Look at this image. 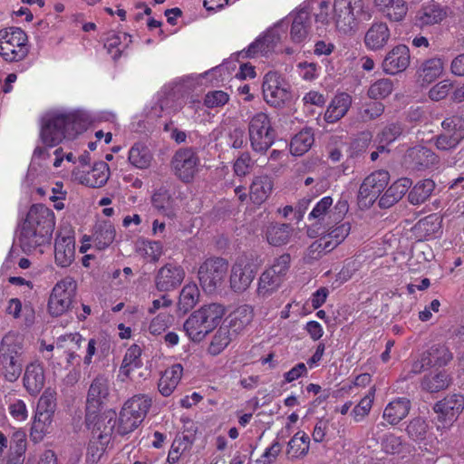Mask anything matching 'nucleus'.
Segmentation results:
<instances>
[{
	"label": "nucleus",
	"instance_id": "e2e57ef3",
	"mask_svg": "<svg viewBox=\"0 0 464 464\" xmlns=\"http://www.w3.org/2000/svg\"><path fill=\"white\" fill-rule=\"evenodd\" d=\"M440 227L441 219L435 215H430L420 219L416 225V228L422 231L425 237L435 236L440 230Z\"/></svg>",
	"mask_w": 464,
	"mask_h": 464
},
{
	"label": "nucleus",
	"instance_id": "052dcab7",
	"mask_svg": "<svg viewBox=\"0 0 464 464\" xmlns=\"http://www.w3.org/2000/svg\"><path fill=\"white\" fill-rule=\"evenodd\" d=\"M51 419H47L44 416H41V414H35L33 426L31 428L30 437L33 441L35 443L41 441L44 435L48 431V428L52 423Z\"/></svg>",
	"mask_w": 464,
	"mask_h": 464
},
{
	"label": "nucleus",
	"instance_id": "4d7b16f0",
	"mask_svg": "<svg viewBox=\"0 0 464 464\" xmlns=\"http://www.w3.org/2000/svg\"><path fill=\"white\" fill-rule=\"evenodd\" d=\"M393 90V82L388 78H383L373 82L368 89L370 99L378 100L389 96Z\"/></svg>",
	"mask_w": 464,
	"mask_h": 464
},
{
	"label": "nucleus",
	"instance_id": "a211bd4d",
	"mask_svg": "<svg viewBox=\"0 0 464 464\" xmlns=\"http://www.w3.org/2000/svg\"><path fill=\"white\" fill-rule=\"evenodd\" d=\"M390 180V174L386 170H378L372 172L364 179L360 188L359 198L362 199H369L373 203L381 192L385 189Z\"/></svg>",
	"mask_w": 464,
	"mask_h": 464
},
{
	"label": "nucleus",
	"instance_id": "c9c22d12",
	"mask_svg": "<svg viewBox=\"0 0 464 464\" xmlns=\"http://www.w3.org/2000/svg\"><path fill=\"white\" fill-rule=\"evenodd\" d=\"M276 42V34L273 32L268 31L262 37H259L253 42L246 51L240 52L238 55L244 58L254 57L258 53L266 55L275 47Z\"/></svg>",
	"mask_w": 464,
	"mask_h": 464
},
{
	"label": "nucleus",
	"instance_id": "c03bdc74",
	"mask_svg": "<svg viewBox=\"0 0 464 464\" xmlns=\"http://www.w3.org/2000/svg\"><path fill=\"white\" fill-rule=\"evenodd\" d=\"M199 289L196 284H188L183 286L179 298L178 307L183 314L191 310L199 300Z\"/></svg>",
	"mask_w": 464,
	"mask_h": 464
},
{
	"label": "nucleus",
	"instance_id": "37998d69",
	"mask_svg": "<svg viewBox=\"0 0 464 464\" xmlns=\"http://www.w3.org/2000/svg\"><path fill=\"white\" fill-rule=\"evenodd\" d=\"M385 110L382 102L370 100L364 102L357 109V117L362 122H369L381 117Z\"/></svg>",
	"mask_w": 464,
	"mask_h": 464
},
{
	"label": "nucleus",
	"instance_id": "e433bc0d",
	"mask_svg": "<svg viewBox=\"0 0 464 464\" xmlns=\"http://www.w3.org/2000/svg\"><path fill=\"white\" fill-rule=\"evenodd\" d=\"M311 25V17L309 12L305 9L299 10L293 21L291 27V38L295 43L303 42L308 34V29Z\"/></svg>",
	"mask_w": 464,
	"mask_h": 464
},
{
	"label": "nucleus",
	"instance_id": "4be33fe9",
	"mask_svg": "<svg viewBox=\"0 0 464 464\" xmlns=\"http://www.w3.org/2000/svg\"><path fill=\"white\" fill-rule=\"evenodd\" d=\"M406 159L417 170L430 169L439 163V156L430 148L420 145L409 149Z\"/></svg>",
	"mask_w": 464,
	"mask_h": 464
},
{
	"label": "nucleus",
	"instance_id": "774afa93",
	"mask_svg": "<svg viewBox=\"0 0 464 464\" xmlns=\"http://www.w3.org/2000/svg\"><path fill=\"white\" fill-rule=\"evenodd\" d=\"M229 100V96L223 91L208 92L205 95L204 104L208 108H216L224 106Z\"/></svg>",
	"mask_w": 464,
	"mask_h": 464
},
{
	"label": "nucleus",
	"instance_id": "a18cd8bd",
	"mask_svg": "<svg viewBox=\"0 0 464 464\" xmlns=\"http://www.w3.org/2000/svg\"><path fill=\"white\" fill-rule=\"evenodd\" d=\"M283 279L275 273V270L267 268L258 280L257 293L259 295L266 296L276 291L283 283Z\"/></svg>",
	"mask_w": 464,
	"mask_h": 464
},
{
	"label": "nucleus",
	"instance_id": "0e129e2a",
	"mask_svg": "<svg viewBox=\"0 0 464 464\" xmlns=\"http://www.w3.org/2000/svg\"><path fill=\"white\" fill-rule=\"evenodd\" d=\"M350 224L345 222L335 227H333L327 234L324 235L323 237H327V241H330V245L334 249L346 238L350 233Z\"/></svg>",
	"mask_w": 464,
	"mask_h": 464
},
{
	"label": "nucleus",
	"instance_id": "b1692460",
	"mask_svg": "<svg viewBox=\"0 0 464 464\" xmlns=\"http://www.w3.org/2000/svg\"><path fill=\"white\" fill-rule=\"evenodd\" d=\"M449 10L448 6L432 0L422 5L417 13L416 19L422 26L433 25L443 21L447 17Z\"/></svg>",
	"mask_w": 464,
	"mask_h": 464
},
{
	"label": "nucleus",
	"instance_id": "5fc2aeb1",
	"mask_svg": "<svg viewBox=\"0 0 464 464\" xmlns=\"http://www.w3.org/2000/svg\"><path fill=\"white\" fill-rule=\"evenodd\" d=\"M443 72V63L440 58H431L425 61L420 67V76L425 82L436 80Z\"/></svg>",
	"mask_w": 464,
	"mask_h": 464
},
{
	"label": "nucleus",
	"instance_id": "de8ad7c7",
	"mask_svg": "<svg viewBox=\"0 0 464 464\" xmlns=\"http://www.w3.org/2000/svg\"><path fill=\"white\" fill-rule=\"evenodd\" d=\"M426 359L430 361V367H442L447 365L453 358L452 353L443 344L432 345L429 350L423 353Z\"/></svg>",
	"mask_w": 464,
	"mask_h": 464
},
{
	"label": "nucleus",
	"instance_id": "412c9836",
	"mask_svg": "<svg viewBox=\"0 0 464 464\" xmlns=\"http://www.w3.org/2000/svg\"><path fill=\"white\" fill-rule=\"evenodd\" d=\"M75 257V240L71 230L57 235L54 244V258L57 266L68 267Z\"/></svg>",
	"mask_w": 464,
	"mask_h": 464
},
{
	"label": "nucleus",
	"instance_id": "c756f323",
	"mask_svg": "<svg viewBox=\"0 0 464 464\" xmlns=\"http://www.w3.org/2000/svg\"><path fill=\"white\" fill-rule=\"evenodd\" d=\"M274 182L267 175L256 177L250 186L249 198L254 204L265 202L272 193Z\"/></svg>",
	"mask_w": 464,
	"mask_h": 464
},
{
	"label": "nucleus",
	"instance_id": "603ef678",
	"mask_svg": "<svg viewBox=\"0 0 464 464\" xmlns=\"http://www.w3.org/2000/svg\"><path fill=\"white\" fill-rule=\"evenodd\" d=\"M141 352L142 350L138 344H132L128 348L121 366V372L122 374L129 376L133 368L141 367Z\"/></svg>",
	"mask_w": 464,
	"mask_h": 464
},
{
	"label": "nucleus",
	"instance_id": "ddd939ff",
	"mask_svg": "<svg viewBox=\"0 0 464 464\" xmlns=\"http://www.w3.org/2000/svg\"><path fill=\"white\" fill-rule=\"evenodd\" d=\"M256 274V266L245 257L237 258L230 271V287L235 293L245 292Z\"/></svg>",
	"mask_w": 464,
	"mask_h": 464
},
{
	"label": "nucleus",
	"instance_id": "bb28decb",
	"mask_svg": "<svg viewBox=\"0 0 464 464\" xmlns=\"http://www.w3.org/2000/svg\"><path fill=\"white\" fill-rule=\"evenodd\" d=\"M379 12L393 22L404 19L408 12V5L404 0H374Z\"/></svg>",
	"mask_w": 464,
	"mask_h": 464
},
{
	"label": "nucleus",
	"instance_id": "c85d7f7f",
	"mask_svg": "<svg viewBox=\"0 0 464 464\" xmlns=\"http://www.w3.org/2000/svg\"><path fill=\"white\" fill-rule=\"evenodd\" d=\"M411 401L407 398H398L388 403L383 411V419L391 425H396L409 414Z\"/></svg>",
	"mask_w": 464,
	"mask_h": 464
},
{
	"label": "nucleus",
	"instance_id": "f03ea898",
	"mask_svg": "<svg viewBox=\"0 0 464 464\" xmlns=\"http://www.w3.org/2000/svg\"><path fill=\"white\" fill-rule=\"evenodd\" d=\"M225 308L218 303L202 305L184 322L183 329L194 343H199L220 323Z\"/></svg>",
	"mask_w": 464,
	"mask_h": 464
},
{
	"label": "nucleus",
	"instance_id": "a19ab883",
	"mask_svg": "<svg viewBox=\"0 0 464 464\" xmlns=\"http://www.w3.org/2000/svg\"><path fill=\"white\" fill-rule=\"evenodd\" d=\"M230 317L228 327L232 330L233 334H237L252 322L253 310L248 305H242Z\"/></svg>",
	"mask_w": 464,
	"mask_h": 464
},
{
	"label": "nucleus",
	"instance_id": "393cba45",
	"mask_svg": "<svg viewBox=\"0 0 464 464\" xmlns=\"http://www.w3.org/2000/svg\"><path fill=\"white\" fill-rule=\"evenodd\" d=\"M24 386L30 395H37L45 383L44 366L40 362H31L25 367L24 373Z\"/></svg>",
	"mask_w": 464,
	"mask_h": 464
},
{
	"label": "nucleus",
	"instance_id": "f8f14e48",
	"mask_svg": "<svg viewBox=\"0 0 464 464\" xmlns=\"http://www.w3.org/2000/svg\"><path fill=\"white\" fill-rule=\"evenodd\" d=\"M360 0H334V20L337 30L341 34H351L357 26L353 11L361 8Z\"/></svg>",
	"mask_w": 464,
	"mask_h": 464
},
{
	"label": "nucleus",
	"instance_id": "7ed1b4c3",
	"mask_svg": "<svg viewBox=\"0 0 464 464\" xmlns=\"http://www.w3.org/2000/svg\"><path fill=\"white\" fill-rule=\"evenodd\" d=\"M28 38L19 27L0 30V55L7 62L24 60L28 53Z\"/></svg>",
	"mask_w": 464,
	"mask_h": 464
},
{
	"label": "nucleus",
	"instance_id": "1a4fd4ad",
	"mask_svg": "<svg viewBox=\"0 0 464 464\" xmlns=\"http://www.w3.org/2000/svg\"><path fill=\"white\" fill-rule=\"evenodd\" d=\"M23 346L18 342L7 343L4 340L0 347V372L10 382L16 381L22 372Z\"/></svg>",
	"mask_w": 464,
	"mask_h": 464
},
{
	"label": "nucleus",
	"instance_id": "58836bf2",
	"mask_svg": "<svg viewBox=\"0 0 464 464\" xmlns=\"http://www.w3.org/2000/svg\"><path fill=\"white\" fill-rule=\"evenodd\" d=\"M195 436L192 434L178 435L170 447L168 455V462L170 464L177 463L183 453L189 450L194 443Z\"/></svg>",
	"mask_w": 464,
	"mask_h": 464
},
{
	"label": "nucleus",
	"instance_id": "69168bd1",
	"mask_svg": "<svg viewBox=\"0 0 464 464\" xmlns=\"http://www.w3.org/2000/svg\"><path fill=\"white\" fill-rule=\"evenodd\" d=\"M151 203L158 211L167 215L170 206V195L166 188H160L153 193Z\"/></svg>",
	"mask_w": 464,
	"mask_h": 464
},
{
	"label": "nucleus",
	"instance_id": "0eeeda50",
	"mask_svg": "<svg viewBox=\"0 0 464 464\" xmlns=\"http://www.w3.org/2000/svg\"><path fill=\"white\" fill-rule=\"evenodd\" d=\"M441 127L442 131L431 140L438 150L452 151L464 140V115H453L444 119Z\"/></svg>",
	"mask_w": 464,
	"mask_h": 464
},
{
	"label": "nucleus",
	"instance_id": "864d4df0",
	"mask_svg": "<svg viewBox=\"0 0 464 464\" xmlns=\"http://www.w3.org/2000/svg\"><path fill=\"white\" fill-rule=\"evenodd\" d=\"M332 250L334 248L330 241H327V237H321L309 246L304 256L305 263L312 264Z\"/></svg>",
	"mask_w": 464,
	"mask_h": 464
},
{
	"label": "nucleus",
	"instance_id": "2f4dec72",
	"mask_svg": "<svg viewBox=\"0 0 464 464\" xmlns=\"http://www.w3.org/2000/svg\"><path fill=\"white\" fill-rule=\"evenodd\" d=\"M452 379L445 371H435L426 374L420 382L423 391L433 393L444 391L450 387Z\"/></svg>",
	"mask_w": 464,
	"mask_h": 464
},
{
	"label": "nucleus",
	"instance_id": "6e6552de",
	"mask_svg": "<svg viewBox=\"0 0 464 464\" xmlns=\"http://www.w3.org/2000/svg\"><path fill=\"white\" fill-rule=\"evenodd\" d=\"M290 84L277 72H268L264 76L262 91L265 101L279 108L291 99Z\"/></svg>",
	"mask_w": 464,
	"mask_h": 464
},
{
	"label": "nucleus",
	"instance_id": "2eb2a0df",
	"mask_svg": "<svg viewBox=\"0 0 464 464\" xmlns=\"http://www.w3.org/2000/svg\"><path fill=\"white\" fill-rule=\"evenodd\" d=\"M22 223L38 231L41 229V231L53 235L55 226L54 213L43 204H34L30 208Z\"/></svg>",
	"mask_w": 464,
	"mask_h": 464
},
{
	"label": "nucleus",
	"instance_id": "a878e982",
	"mask_svg": "<svg viewBox=\"0 0 464 464\" xmlns=\"http://www.w3.org/2000/svg\"><path fill=\"white\" fill-rule=\"evenodd\" d=\"M412 182L408 178H401L392 183L380 197L378 205L381 208H389L399 202L411 188Z\"/></svg>",
	"mask_w": 464,
	"mask_h": 464
},
{
	"label": "nucleus",
	"instance_id": "49530a36",
	"mask_svg": "<svg viewBox=\"0 0 464 464\" xmlns=\"http://www.w3.org/2000/svg\"><path fill=\"white\" fill-rule=\"evenodd\" d=\"M314 142V133L311 129H304L292 139L290 151L295 156L304 154Z\"/></svg>",
	"mask_w": 464,
	"mask_h": 464
},
{
	"label": "nucleus",
	"instance_id": "423d86ee",
	"mask_svg": "<svg viewBox=\"0 0 464 464\" xmlns=\"http://www.w3.org/2000/svg\"><path fill=\"white\" fill-rule=\"evenodd\" d=\"M228 262L223 257L206 259L198 267V276L206 293L212 294L222 285L228 272Z\"/></svg>",
	"mask_w": 464,
	"mask_h": 464
},
{
	"label": "nucleus",
	"instance_id": "9d476101",
	"mask_svg": "<svg viewBox=\"0 0 464 464\" xmlns=\"http://www.w3.org/2000/svg\"><path fill=\"white\" fill-rule=\"evenodd\" d=\"M199 158L195 149L180 148L171 159V169L174 174L183 182H190L198 173Z\"/></svg>",
	"mask_w": 464,
	"mask_h": 464
},
{
	"label": "nucleus",
	"instance_id": "680f3d73",
	"mask_svg": "<svg viewBox=\"0 0 464 464\" xmlns=\"http://www.w3.org/2000/svg\"><path fill=\"white\" fill-rule=\"evenodd\" d=\"M403 132V126L400 122L387 124L377 135L380 143L390 144L396 140Z\"/></svg>",
	"mask_w": 464,
	"mask_h": 464
},
{
	"label": "nucleus",
	"instance_id": "79ce46f5",
	"mask_svg": "<svg viewBox=\"0 0 464 464\" xmlns=\"http://www.w3.org/2000/svg\"><path fill=\"white\" fill-rule=\"evenodd\" d=\"M435 188L432 179H426L419 181L409 192L408 200L412 205H420L425 202Z\"/></svg>",
	"mask_w": 464,
	"mask_h": 464
},
{
	"label": "nucleus",
	"instance_id": "3c124183",
	"mask_svg": "<svg viewBox=\"0 0 464 464\" xmlns=\"http://www.w3.org/2000/svg\"><path fill=\"white\" fill-rule=\"evenodd\" d=\"M55 410L56 392L53 390L48 388L44 392L38 401L35 414H41V416H44L47 419H51L53 420Z\"/></svg>",
	"mask_w": 464,
	"mask_h": 464
},
{
	"label": "nucleus",
	"instance_id": "6e6d98bb",
	"mask_svg": "<svg viewBox=\"0 0 464 464\" xmlns=\"http://www.w3.org/2000/svg\"><path fill=\"white\" fill-rule=\"evenodd\" d=\"M115 237V229L110 222H102L95 230L94 238L99 248L111 245Z\"/></svg>",
	"mask_w": 464,
	"mask_h": 464
},
{
	"label": "nucleus",
	"instance_id": "39448f33",
	"mask_svg": "<svg viewBox=\"0 0 464 464\" xmlns=\"http://www.w3.org/2000/svg\"><path fill=\"white\" fill-rule=\"evenodd\" d=\"M276 133L267 114L258 112L250 119L248 135L251 147L256 152H266L275 141Z\"/></svg>",
	"mask_w": 464,
	"mask_h": 464
},
{
	"label": "nucleus",
	"instance_id": "cd10ccee",
	"mask_svg": "<svg viewBox=\"0 0 464 464\" xmlns=\"http://www.w3.org/2000/svg\"><path fill=\"white\" fill-rule=\"evenodd\" d=\"M352 105V97L346 92H342L332 100L325 113L324 120L334 123L342 119Z\"/></svg>",
	"mask_w": 464,
	"mask_h": 464
},
{
	"label": "nucleus",
	"instance_id": "338daca9",
	"mask_svg": "<svg viewBox=\"0 0 464 464\" xmlns=\"http://www.w3.org/2000/svg\"><path fill=\"white\" fill-rule=\"evenodd\" d=\"M373 402V394L364 396L352 411L355 421L362 420L370 412Z\"/></svg>",
	"mask_w": 464,
	"mask_h": 464
},
{
	"label": "nucleus",
	"instance_id": "9b49d317",
	"mask_svg": "<svg viewBox=\"0 0 464 464\" xmlns=\"http://www.w3.org/2000/svg\"><path fill=\"white\" fill-rule=\"evenodd\" d=\"M101 410H96L92 417L88 410H85V424L97 440L102 443H109L110 438L116 427L117 413L113 410H108L99 414Z\"/></svg>",
	"mask_w": 464,
	"mask_h": 464
},
{
	"label": "nucleus",
	"instance_id": "09e8293b",
	"mask_svg": "<svg viewBox=\"0 0 464 464\" xmlns=\"http://www.w3.org/2000/svg\"><path fill=\"white\" fill-rule=\"evenodd\" d=\"M129 161L138 169H147L151 162L152 156L150 150L141 143H135L129 151Z\"/></svg>",
	"mask_w": 464,
	"mask_h": 464
},
{
	"label": "nucleus",
	"instance_id": "72a5a7b5",
	"mask_svg": "<svg viewBox=\"0 0 464 464\" xmlns=\"http://www.w3.org/2000/svg\"><path fill=\"white\" fill-rule=\"evenodd\" d=\"M85 339L79 334H70L61 336L57 340V349H64L66 353V362L69 365H72L75 361H79L80 356L76 353V350L82 347Z\"/></svg>",
	"mask_w": 464,
	"mask_h": 464
},
{
	"label": "nucleus",
	"instance_id": "dca6fc26",
	"mask_svg": "<svg viewBox=\"0 0 464 464\" xmlns=\"http://www.w3.org/2000/svg\"><path fill=\"white\" fill-rule=\"evenodd\" d=\"M464 410V397L460 394H450L437 401L433 411L438 414V420L443 424H451Z\"/></svg>",
	"mask_w": 464,
	"mask_h": 464
},
{
	"label": "nucleus",
	"instance_id": "4c0bfd02",
	"mask_svg": "<svg viewBox=\"0 0 464 464\" xmlns=\"http://www.w3.org/2000/svg\"><path fill=\"white\" fill-rule=\"evenodd\" d=\"M333 198L329 196L323 198L310 212L308 218L315 219L319 224L331 227L334 215L332 213Z\"/></svg>",
	"mask_w": 464,
	"mask_h": 464
},
{
	"label": "nucleus",
	"instance_id": "8fccbe9b",
	"mask_svg": "<svg viewBox=\"0 0 464 464\" xmlns=\"http://www.w3.org/2000/svg\"><path fill=\"white\" fill-rule=\"evenodd\" d=\"M235 335L228 326L219 327L208 346V353L212 355L219 354L230 343Z\"/></svg>",
	"mask_w": 464,
	"mask_h": 464
},
{
	"label": "nucleus",
	"instance_id": "473e14b6",
	"mask_svg": "<svg viewBox=\"0 0 464 464\" xmlns=\"http://www.w3.org/2000/svg\"><path fill=\"white\" fill-rule=\"evenodd\" d=\"M109 177V165L105 161H98L90 171L81 177V182L91 188H102L107 183Z\"/></svg>",
	"mask_w": 464,
	"mask_h": 464
},
{
	"label": "nucleus",
	"instance_id": "5701e85b",
	"mask_svg": "<svg viewBox=\"0 0 464 464\" xmlns=\"http://www.w3.org/2000/svg\"><path fill=\"white\" fill-rule=\"evenodd\" d=\"M391 39V31L384 22H375L364 36L365 46L372 51L382 50Z\"/></svg>",
	"mask_w": 464,
	"mask_h": 464
},
{
	"label": "nucleus",
	"instance_id": "7c9ffc66",
	"mask_svg": "<svg viewBox=\"0 0 464 464\" xmlns=\"http://www.w3.org/2000/svg\"><path fill=\"white\" fill-rule=\"evenodd\" d=\"M183 373V367L179 363L166 369L158 383L159 392L165 397L169 396L179 384Z\"/></svg>",
	"mask_w": 464,
	"mask_h": 464
},
{
	"label": "nucleus",
	"instance_id": "ea45409f",
	"mask_svg": "<svg viewBox=\"0 0 464 464\" xmlns=\"http://www.w3.org/2000/svg\"><path fill=\"white\" fill-rule=\"evenodd\" d=\"M151 406V399L146 395H135L128 400L122 409L130 411L131 415L143 421L150 408Z\"/></svg>",
	"mask_w": 464,
	"mask_h": 464
},
{
	"label": "nucleus",
	"instance_id": "f3484780",
	"mask_svg": "<svg viewBox=\"0 0 464 464\" xmlns=\"http://www.w3.org/2000/svg\"><path fill=\"white\" fill-rule=\"evenodd\" d=\"M110 395V381L103 374L97 375L92 382L86 400V409L90 416L101 410Z\"/></svg>",
	"mask_w": 464,
	"mask_h": 464
},
{
	"label": "nucleus",
	"instance_id": "4468645a",
	"mask_svg": "<svg viewBox=\"0 0 464 464\" xmlns=\"http://www.w3.org/2000/svg\"><path fill=\"white\" fill-rule=\"evenodd\" d=\"M185 275L181 266L168 263L157 271L154 277L155 287L160 292L173 291L180 286Z\"/></svg>",
	"mask_w": 464,
	"mask_h": 464
},
{
	"label": "nucleus",
	"instance_id": "bf43d9fd",
	"mask_svg": "<svg viewBox=\"0 0 464 464\" xmlns=\"http://www.w3.org/2000/svg\"><path fill=\"white\" fill-rule=\"evenodd\" d=\"M142 421L134 417L130 411L121 409L118 420L117 432L120 435H126L133 431Z\"/></svg>",
	"mask_w": 464,
	"mask_h": 464
},
{
	"label": "nucleus",
	"instance_id": "13d9d810",
	"mask_svg": "<svg viewBox=\"0 0 464 464\" xmlns=\"http://www.w3.org/2000/svg\"><path fill=\"white\" fill-rule=\"evenodd\" d=\"M405 430L412 440H424L428 432V424L425 420L420 417H417L409 422Z\"/></svg>",
	"mask_w": 464,
	"mask_h": 464
},
{
	"label": "nucleus",
	"instance_id": "20e7f679",
	"mask_svg": "<svg viewBox=\"0 0 464 464\" xmlns=\"http://www.w3.org/2000/svg\"><path fill=\"white\" fill-rule=\"evenodd\" d=\"M77 283L72 277H65L53 286L48 301V310L53 316H60L77 303Z\"/></svg>",
	"mask_w": 464,
	"mask_h": 464
},
{
	"label": "nucleus",
	"instance_id": "6ab92c4d",
	"mask_svg": "<svg viewBox=\"0 0 464 464\" xmlns=\"http://www.w3.org/2000/svg\"><path fill=\"white\" fill-rule=\"evenodd\" d=\"M51 238V234L34 229L24 223L19 225L17 241L22 250L26 254H30L37 247L48 244Z\"/></svg>",
	"mask_w": 464,
	"mask_h": 464
},
{
	"label": "nucleus",
	"instance_id": "f704fd0d",
	"mask_svg": "<svg viewBox=\"0 0 464 464\" xmlns=\"http://www.w3.org/2000/svg\"><path fill=\"white\" fill-rule=\"evenodd\" d=\"M267 242L275 246L287 244L293 235V227L290 224H269L265 231Z\"/></svg>",
	"mask_w": 464,
	"mask_h": 464
},
{
	"label": "nucleus",
	"instance_id": "f257e3e1",
	"mask_svg": "<svg viewBox=\"0 0 464 464\" xmlns=\"http://www.w3.org/2000/svg\"><path fill=\"white\" fill-rule=\"evenodd\" d=\"M88 125V121L78 111L49 113L43 120L40 137L47 147H55L63 139H74Z\"/></svg>",
	"mask_w": 464,
	"mask_h": 464
},
{
	"label": "nucleus",
	"instance_id": "aec40b11",
	"mask_svg": "<svg viewBox=\"0 0 464 464\" xmlns=\"http://www.w3.org/2000/svg\"><path fill=\"white\" fill-rule=\"evenodd\" d=\"M411 63L410 49L405 44L394 46L385 55L382 67L384 72L388 74H397L404 72Z\"/></svg>",
	"mask_w": 464,
	"mask_h": 464
}]
</instances>
